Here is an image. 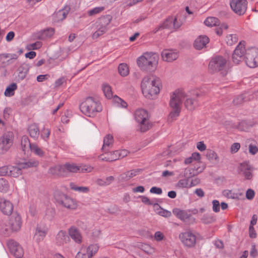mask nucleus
Here are the masks:
<instances>
[{"label":"nucleus","mask_w":258,"mask_h":258,"mask_svg":"<svg viewBox=\"0 0 258 258\" xmlns=\"http://www.w3.org/2000/svg\"><path fill=\"white\" fill-rule=\"evenodd\" d=\"M245 41H240L235 49L232 54L233 62L238 64L245 59L246 64L251 68L258 66V49L251 47L247 49L245 48Z\"/></svg>","instance_id":"nucleus-2"},{"label":"nucleus","mask_w":258,"mask_h":258,"mask_svg":"<svg viewBox=\"0 0 258 258\" xmlns=\"http://www.w3.org/2000/svg\"><path fill=\"white\" fill-rule=\"evenodd\" d=\"M38 165V161L30 159L28 161L19 163L17 166L9 165V176L18 177L22 174V169L36 167Z\"/></svg>","instance_id":"nucleus-8"},{"label":"nucleus","mask_w":258,"mask_h":258,"mask_svg":"<svg viewBox=\"0 0 258 258\" xmlns=\"http://www.w3.org/2000/svg\"><path fill=\"white\" fill-rule=\"evenodd\" d=\"M150 192L152 194L161 195L162 194V190L160 187L153 186L150 188Z\"/></svg>","instance_id":"nucleus-60"},{"label":"nucleus","mask_w":258,"mask_h":258,"mask_svg":"<svg viewBox=\"0 0 258 258\" xmlns=\"http://www.w3.org/2000/svg\"><path fill=\"white\" fill-rule=\"evenodd\" d=\"M228 28V25L226 23H223L219 27H216L215 30L218 35L221 36L223 34V30H227Z\"/></svg>","instance_id":"nucleus-50"},{"label":"nucleus","mask_w":258,"mask_h":258,"mask_svg":"<svg viewBox=\"0 0 258 258\" xmlns=\"http://www.w3.org/2000/svg\"><path fill=\"white\" fill-rule=\"evenodd\" d=\"M30 150L38 156L41 157L44 155V152L36 144H32Z\"/></svg>","instance_id":"nucleus-46"},{"label":"nucleus","mask_w":258,"mask_h":258,"mask_svg":"<svg viewBox=\"0 0 258 258\" xmlns=\"http://www.w3.org/2000/svg\"><path fill=\"white\" fill-rule=\"evenodd\" d=\"M54 198L58 204L66 208L74 210L77 207V203L73 199L62 192H56Z\"/></svg>","instance_id":"nucleus-9"},{"label":"nucleus","mask_w":258,"mask_h":258,"mask_svg":"<svg viewBox=\"0 0 258 258\" xmlns=\"http://www.w3.org/2000/svg\"><path fill=\"white\" fill-rule=\"evenodd\" d=\"M207 157L209 160H218L219 158L217 153L215 151L211 150L208 151L207 153Z\"/></svg>","instance_id":"nucleus-51"},{"label":"nucleus","mask_w":258,"mask_h":258,"mask_svg":"<svg viewBox=\"0 0 258 258\" xmlns=\"http://www.w3.org/2000/svg\"><path fill=\"white\" fill-rule=\"evenodd\" d=\"M8 224L12 231H17L19 230L22 224L21 216L17 213H14L9 218Z\"/></svg>","instance_id":"nucleus-15"},{"label":"nucleus","mask_w":258,"mask_h":258,"mask_svg":"<svg viewBox=\"0 0 258 258\" xmlns=\"http://www.w3.org/2000/svg\"><path fill=\"white\" fill-rule=\"evenodd\" d=\"M70 240V237L67 232L61 230L56 234L54 242L57 245L61 246L67 243Z\"/></svg>","instance_id":"nucleus-16"},{"label":"nucleus","mask_w":258,"mask_h":258,"mask_svg":"<svg viewBox=\"0 0 258 258\" xmlns=\"http://www.w3.org/2000/svg\"><path fill=\"white\" fill-rule=\"evenodd\" d=\"M104 10L103 7H95L88 12V14L89 16H92L96 14H99Z\"/></svg>","instance_id":"nucleus-47"},{"label":"nucleus","mask_w":258,"mask_h":258,"mask_svg":"<svg viewBox=\"0 0 258 258\" xmlns=\"http://www.w3.org/2000/svg\"><path fill=\"white\" fill-rule=\"evenodd\" d=\"M27 131L31 138L34 139H37L38 138L40 131L39 127L36 123H34L29 125Z\"/></svg>","instance_id":"nucleus-28"},{"label":"nucleus","mask_w":258,"mask_h":258,"mask_svg":"<svg viewBox=\"0 0 258 258\" xmlns=\"http://www.w3.org/2000/svg\"><path fill=\"white\" fill-rule=\"evenodd\" d=\"M134 116L135 120L139 124L141 132H146L151 127L148 112L146 110L142 108L137 109L135 112Z\"/></svg>","instance_id":"nucleus-6"},{"label":"nucleus","mask_w":258,"mask_h":258,"mask_svg":"<svg viewBox=\"0 0 258 258\" xmlns=\"http://www.w3.org/2000/svg\"><path fill=\"white\" fill-rule=\"evenodd\" d=\"M205 24L208 27H214L219 25L220 22L218 18L213 17H208L204 21Z\"/></svg>","instance_id":"nucleus-36"},{"label":"nucleus","mask_w":258,"mask_h":258,"mask_svg":"<svg viewBox=\"0 0 258 258\" xmlns=\"http://www.w3.org/2000/svg\"><path fill=\"white\" fill-rule=\"evenodd\" d=\"M81 112L85 115L93 117L102 110L100 102L94 98L89 97L87 98L80 105Z\"/></svg>","instance_id":"nucleus-5"},{"label":"nucleus","mask_w":258,"mask_h":258,"mask_svg":"<svg viewBox=\"0 0 258 258\" xmlns=\"http://www.w3.org/2000/svg\"><path fill=\"white\" fill-rule=\"evenodd\" d=\"M102 90L106 98L111 99L113 96L111 87L107 84H103L102 86Z\"/></svg>","instance_id":"nucleus-44"},{"label":"nucleus","mask_w":258,"mask_h":258,"mask_svg":"<svg viewBox=\"0 0 258 258\" xmlns=\"http://www.w3.org/2000/svg\"><path fill=\"white\" fill-rule=\"evenodd\" d=\"M75 258H92V257L86 250L82 248L77 253Z\"/></svg>","instance_id":"nucleus-49"},{"label":"nucleus","mask_w":258,"mask_h":258,"mask_svg":"<svg viewBox=\"0 0 258 258\" xmlns=\"http://www.w3.org/2000/svg\"><path fill=\"white\" fill-rule=\"evenodd\" d=\"M203 96V94L199 90L193 91L188 94H185L182 90H176L170 96L169 105L172 110L168 115V121L172 122L176 120L181 111L182 100L185 99V107L191 110L198 106L199 100Z\"/></svg>","instance_id":"nucleus-1"},{"label":"nucleus","mask_w":258,"mask_h":258,"mask_svg":"<svg viewBox=\"0 0 258 258\" xmlns=\"http://www.w3.org/2000/svg\"><path fill=\"white\" fill-rule=\"evenodd\" d=\"M240 148V144L239 143H233L230 147V150L232 153H236Z\"/></svg>","instance_id":"nucleus-59"},{"label":"nucleus","mask_w":258,"mask_h":258,"mask_svg":"<svg viewBox=\"0 0 258 258\" xmlns=\"http://www.w3.org/2000/svg\"><path fill=\"white\" fill-rule=\"evenodd\" d=\"M158 57L157 54L153 52H145L137 60L139 67L143 71H150L156 68Z\"/></svg>","instance_id":"nucleus-4"},{"label":"nucleus","mask_w":258,"mask_h":258,"mask_svg":"<svg viewBox=\"0 0 258 258\" xmlns=\"http://www.w3.org/2000/svg\"><path fill=\"white\" fill-rule=\"evenodd\" d=\"M213 207L212 209L215 213H218L220 211V203L218 200H214L212 201Z\"/></svg>","instance_id":"nucleus-54"},{"label":"nucleus","mask_w":258,"mask_h":258,"mask_svg":"<svg viewBox=\"0 0 258 258\" xmlns=\"http://www.w3.org/2000/svg\"><path fill=\"white\" fill-rule=\"evenodd\" d=\"M9 165L0 167V176H9Z\"/></svg>","instance_id":"nucleus-55"},{"label":"nucleus","mask_w":258,"mask_h":258,"mask_svg":"<svg viewBox=\"0 0 258 258\" xmlns=\"http://www.w3.org/2000/svg\"><path fill=\"white\" fill-rule=\"evenodd\" d=\"M64 171L66 172V176H68L70 173H76L79 171V166L76 164L66 163L64 164Z\"/></svg>","instance_id":"nucleus-31"},{"label":"nucleus","mask_w":258,"mask_h":258,"mask_svg":"<svg viewBox=\"0 0 258 258\" xmlns=\"http://www.w3.org/2000/svg\"><path fill=\"white\" fill-rule=\"evenodd\" d=\"M47 233V230L44 228L37 227L34 238L36 241L39 242L42 241Z\"/></svg>","instance_id":"nucleus-26"},{"label":"nucleus","mask_w":258,"mask_h":258,"mask_svg":"<svg viewBox=\"0 0 258 258\" xmlns=\"http://www.w3.org/2000/svg\"><path fill=\"white\" fill-rule=\"evenodd\" d=\"M164 238V235L161 231H157L154 234V239L157 241H161Z\"/></svg>","instance_id":"nucleus-58"},{"label":"nucleus","mask_w":258,"mask_h":258,"mask_svg":"<svg viewBox=\"0 0 258 258\" xmlns=\"http://www.w3.org/2000/svg\"><path fill=\"white\" fill-rule=\"evenodd\" d=\"M209 39L206 36H200L195 41L194 47L198 50H201L205 47L209 43Z\"/></svg>","instance_id":"nucleus-24"},{"label":"nucleus","mask_w":258,"mask_h":258,"mask_svg":"<svg viewBox=\"0 0 258 258\" xmlns=\"http://www.w3.org/2000/svg\"><path fill=\"white\" fill-rule=\"evenodd\" d=\"M179 238L183 245L187 247L192 248L196 245L197 236L190 230L180 233Z\"/></svg>","instance_id":"nucleus-11"},{"label":"nucleus","mask_w":258,"mask_h":258,"mask_svg":"<svg viewBox=\"0 0 258 258\" xmlns=\"http://www.w3.org/2000/svg\"><path fill=\"white\" fill-rule=\"evenodd\" d=\"M230 5L233 12L240 16L243 15L247 10L246 0H230Z\"/></svg>","instance_id":"nucleus-12"},{"label":"nucleus","mask_w":258,"mask_h":258,"mask_svg":"<svg viewBox=\"0 0 258 258\" xmlns=\"http://www.w3.org/2000/svg\"><path fill=\"white\" fill-rule=\"evenodd\" d=\"M99 248V246L97 244H92L87 247L86 251L93 257L97 252Z\"/></svg>","instance_id":"nucleus-41"},{"label":"nucleus","mask_w":258,"mask_h":258,"mask_svg":"<svg viewBox=\"0 0 258 258\" xmlns=\"http://www.w3.org/2000/svg\"><path fill=\"white\" fill-rule=\"evenodd\" d=\"M17 89V85L16 83H12L9 85L5 91V95L7 97H11L15 94V91Z\"/></svg>","instance_id":"nucleus-38"},{"label":"nucleus","mask_w":258,"mask_h":258,"mask_svg":"<svg viewBox=\"0 0 258 258\" xmlns=\"http://www.w3.org/2000/svg\"><path fill=\"white\" fill-rule=\"evenodd\" d=\"M161 82L159 78L144 77L141 82L142 93L145 97L152 99L155 95L159 93Z\"/></svg>","instance_id":"nucleus-3"},{"label":"nucleus","mask_w":258,"mask_h":258,"mask_svg":"<svg viewBox=\"0 0 258 258\" xmlns=\"http://www.w3.org/2000/svg\"><path fill=\"white\" fill-rule=\"evenodd\" d=\"M70 237L77 243L80 244L82 242V236L79 230L75 226H71L68 230Z\"/></svg>","instance_id":"nucleus-19"},{"label":"nucleus","mask_w":258,"mask_h":258,"mask_svg":"<svg viewBox=\"0 0 258 258\" xmlns=\"http://www.w3.org/2000/svg\"><path fill=\"white\" fill-rule=\"evenodd\" d=\"M10 185L8 180L6 179L0 178V191L3 192H7L9 190Z\"/></svg>","instance_id":"nucleus-42"},{"label":"nucleus","mask_w":258,"mask_h":258,"mask_svg":"<svg viewBox=\"0 0 258 258\" xmlns=\"http://www.w3.org/2000/svg\"><path fill=\"white\" fill-rule=\"evenodd\" d=\"M113 143V136L110 134L106 135L103 140V145L102 147L103 151L108 152L112 146Z\"/></svg>","instance_id":"nucleus-29"},{"label":"nucleus","mask_w":258,"mask_h":258,"mask_svg":"<svg viewBox=\"0 0 258 258\" xmlns=\"http://www.w3.org/2000/svg\"><path fill=\"white\" fill-rule=\"evenodd\" d=\"M204 168V167L197 166H195L194 167L186 168L184 171V175L187 178H190L202 172Z\"/></svg>","instance_id":"nucleus-22"},{"label":"nucleus","mask_w":258,"mask_h":258,"mask_svg":"<svg viewBox=\"0 0 258 258\" xmlns=\"http://www.w3.org/2000/svg\"><path fill=\"white\" fill-rule=\"evenodd\" d=\"M14 136L11 132L4 133L0 138V155L7 153L13 144Z\"/></svg>","instance_id":"nucleus-10"},{"label":"nucleus","mask_w":258,"mask_h":258,"mask_svg":"<svg viewBox=\"0 0 258 258\" xmlns=\"http://www.w3.org/2000/svg\"><path fill=\"white\" fill-rule=\"evenodd\" d=\"M239 170L242 173L246 179L250 180L252 178L253 174L252 172L253 168L252 166L247 162L241 163Z\"/></svg>","instance_id":"nucleus-17"},{"label":"nucleus","mask_w":258,"mask_h":258,"mask_svg":"<svg viewBox=\"0 0 258 258\" xmlns=\"http://www.w3.org/2000/svg\"><path fill=\"white\" fill-rule=\"evenodd\" d=\"M42 42L40 41H37L35 43L30 44L29 45L30 48L35 50L40 48L42 46Z\"/></svg>","instance_id":"nucleus-61"},{"label":"nucleus","mask_w":258,"mask_h":258,"mask_svg":"<svg viewBox=\"0 0 258 258\" xmlns=\"http://www.w3.org/2000/svg\"><path fill=\"white\" fill-rule=\"evenodd\" d=\"M226 194L227 197L230 199L235 200H240L244 199L243 192L239 190L238 191H235L233 190H228Z\"/></svg>","instance_id":"nucleus-32"},{"label":"nucleus","mask_w":258,"mask_h":258,"mask_svg":"<svg viewBox=\"0 0 258 258\" xmlns=\"http://www.w3.org/2000/svg\"><path fill=\"white\" fill-rule=\"evenodd\" d=\"M141 171L142 170L140 169H136L128 171L120 174L118 177V180L121 181L127 180L139 174Z\"/></svg>","instance_id":"nucleus-23"},{"label":"nucleus","mask_w":258,"mask_h":258,"mask_svg":"<svg viewBox=\"0 0 258 258\" xmlns=\"http://www.w3.org/2000/svg\"><path fill=\"white\" fill-rule=\"evenodd\" d=\"M248 150L250 154L254 155L258 152V147L250 144L248 146Z\"/></svg>","instance_id":"nucleus-56"},{"label":"nucleus","mask_w":258,"mask_h":258,"mask_svg":"<svg viewBox=\"0 0 258 258\" xmlns=\"http://www.w3.org/2000/svg\"><path fill=\"white\" fill-rule=\"evenodd\" d=\"M257 234L254 228L252 226L249 227V236L251 238H254L256 237Z\"/></svg>","instance_id":"nucleus-64"},{"label":"nucleus","mask_w":258,"mask_h":258,"mask_svg":"<svg viewBox=\"0 0 258 258\" xmlns=\"http://www.w3.org/2000/svg\"><path fill=\"white\" fill-rule=\"evenodd\" d=\"M227 60L222 56H216L213 57L209 62V70L212 73L220 71L223 76L227 74L226 70Z\"/></svg>","instance_id":"nucleus-7"},{"label":"nucleus","mask_w":258,"mask_h":258,"mask_svg":"<svg viewBox=\"0 0 258 258\" xmlns=\"http://www.w3.org/2000/svg\"><path fill=\"white\" fill-rule=\"evenodd\" d=\"M49 173L52 175L58 176H66V172L64 171V165H56L49 169Z\"/></svg>","instance_id":"nucleus-25"},{"label":"nucleus","mask_w":258,"mask_h":258,"mask_svg":"<svg viewBox=\"0 0 258 258\" xmlns=\"http://www.w3.org/2000/svg\"><path fill=\"white\" fill-rule=\"evenodd\" d=\"M99 159L101 161H105L107 162H112L118 159L117 155L115 151L113 152H105V155H101L99 156Z\"/></svg>","instance_id":"nucleus-30"},{"label":"nucleus","mask_w":258,"mask_h":258,"mask_svg":"<svg viewBox=\"0 0 258 258\" xmlns=\"http://www.w3.org/2000/svg\"><path fill=\"white\" fill-rule=\"evenodd\" d=\"M112 17L110 15H107L101 17L97 21V24L108 29V27L111 22Z\"/></svg>","instance_id":"nucleus-33"},{"label":"nucleus","mask_w":258,"mask_h":258,"mask_svg":"<svg viewBox=\"0 0 258 258\" xmlns=\"http://www.w3.org/2000/svg\"><path fill=\"white\" fill-rule=\"evenodd\" d=\"M174 21L173 17H169L162 24L160 27L163 29H171L172 28V23Z\"/></svg>","instance_id":"nucleus-43"},{"label":"nucleus","mask_w":258,"mask_h":258,"mask_svg":"<svg viewBox=\"0 0 258 258\" xmlns=\"http://www.w3.org/2000/svg\"><path fill=\"white\" fill-rule=\"evenodd\" d=\"M50 134V130L49 128L43 127L41 131V137L45 141H47Z\"/></svg>","instance_id":"nucleus-48"},{"label":"nucleus","mask_w":258,"mask_h":258,"mask_svg":"<svg viewBox=\"0 0 258 258\" xmlns=\"http://www.w3.org/2000/svg\"><path fill=\"white\" fill-rule=\"evenodd\" d=\"M97 30L93 33L92 37L93 39H97L99 37L104 34L107 30V28L97 24Z\"/></svg>","instance_id":"nucleus-37"},{"label":"nucleus","mask_w":258,"mask_h":258,"mask_svg":"<svg viewBox=\"0 0 258 258\" xmlns=\"http://www.w3.org/2000/svg\"><path fill=\"white\" fill-rule=\"evenodd\" d=\"M177 186L179 188H190V184L188 179L179 180L177 183Z\"/></svg>","instance_id":"nucleus-45"},{"label":"nucleus","mask_w":258,"mask_h":258,"mask_svg":"<svg viewBox=\"0 0 258 258\" xmlns=\"http://www.w3.org/2000/svg\"><path fill=\"white\" fill-rule=\"evenodd\" d=\"M115 101L122 108H126L127 106L126 102L118 97L115 98Z\"/></svg>","instance_id":"nucleus-62"},{"label":"nucleus","mask_w":258,"mask_h":258,"mask_svg":"<svg viewBox=\"0 0 258 258\" xmlns=\"http://www.w3.org/2000/svg\"><path fill=\"white\" fill-rule=\"evenodd\" d=\"M7 246L10 252L15 257L20 258L23 255V250L21 246L13 239L7 241Z\"/></svg>","instance_id":"nucleus-14"},{"label":"nucleus","mask_w":258,"mask_h":258,"mask_svg":"<svg viewBox=\"0 0 258 258\" xmlns=\"http://www.w3.org/2000/svg\"><path fill=\"white\" fill-rule=\"evenodd\" d=\"M214 218L212 216L204 215L201 219L202 222L204 224H210L214 222Z\"/></svg>","instance_id":"nucleus-53"},{"label":"nucleus","mask_w":258,"mask_h":258,"mask_svg":"<svg viewBox=\"0 0 258 258\" xmlns=\"http://www.w3.org/2000/svg\"><path fill=\"white\" fill-rule=\"evenodd\" d=\"M119 74L123 77L126 76L129 74V69L126 63H120L118 67Z\"/></svg>","instance_id":"nucleus-39"},{"label":"nucleus","mask_w":258,"mask_h":258,"mask_svg":"<svg viewBox=\"0 0 258 258\" xmlns=\"http://www.w3.org/2000/svg\"><path fill=\"white\" fill-rule=\"evenodd\" d=\"M70 8L66 6L63 9L55 12L52 15V19L54 22H59L66 19L69 14Z\"/></svg>","instance_id":"nucleus-18"},{"label":"nucleus","mask_w":258,"mask_h":258,"mask_svg":"<svg viewBox=\"0 0 258 258\" xmlns=\"http://www.w3.org/2000/svg\"><path fill=\"white\" fill-rule=\"evenodd\" d=\"M255 192L252 189H248L246 192V198L248 200H252L254 197Z\"/></svg>","instance_id":"nucleus-63"},{"label":"nucleus","mask_w":258,"mask_h":258,"mask_svg":"<svg viewBox=\"0 0 258 258\" xmlns=\"http://www.w3.org/2000/svg\"><path fill=\"white\" fill-rule=\"evenodd\" d=\"M0 210L5 215H10L13 211V205L9 201L3 199L0 202Z\"/></svg>","instance_id":"nucleus-21"},{"label":"nucleus","mask_w":258,"mask_h":258,"mask_svg":"<svg viewBox=\"0 0 258 258\" xmlns=\"http://www.w3.org/2000/svg\"><path fill=\"white\" fill-rule=\"evenodd\" d=\"M238 40V36L236 34L227 35L225 41L228 45H233L236 43Z\"/></svg>","instance_id":"nucleus-40"},{"label":"nucleus","mask_w":258,"mask_h":258,"mask_svg":"<svg viewBox=\"0 0 258 258\" xmlns=\"http://www.w3.org/2000/svg\"><path fill=\"white\" fill-rule=\"evenodd\" d=\"M79 166V171L82 172H90L93 170V167L89 165H81Z\"/></svg>","instance_id":"nucleus-52"},{"label":"nucleus","mask_w":258,"mask_h":258,"mask_svg":"<svg viewBox=\"0 0 258 258\" xmlns=\"http://www.w3.org/2000/svg\"><path fill=\"white\" fill-rule=\"evenodd\" d=\"M33 144H31L28 137L23 136L21 139V147L23 151L25 153L31 148Z\"/></svg>","instance_id":"nucleus-34"},{"label":"nucleus","mask_w":258,"mask_h":258,"mask_svg":"<svg viewBox=\"0 0 258 258\" xmlns=\"http://www.w3.org/2000/svg\"><path fill=\"white\" fill-rule=\"evenodd\" d=\"M70 187L71 189L81 193H88L90 190L88 187L78 186L74 182H71L70 183Z\"/></svg>","instance_id":"nucleus-35"},{"label":"nucleus","mask_w":258,"mask_h":258,"mask_svg":"<svg viewBox=\"0 0 258 258\" xmlns=\"http://www.w3.org/2000/svg\"><path fill=\"white\" fill-rule=\"evenodd\" d=\"M115 152L117 155L118 159H119V158H123L126 156L129 153L128 151L125 149L119 151H115Z\"/></svg>","instance_id":"nucleus-57"},{"label":"nucleus","mask_w":258,"mask_h":258,"mask_svg":"<svg viewBox=\"0 0 258 258\" xmlns=\"http://www.w3.org/2000/svg\"><path fill=\"white\" fill-rule=\"evenodd\" d=\"M173 214L180 220L185 222L193 223L195 222V218L190 214V211L175 208L172 210Z\"/></svg>","instance_id":"nucleus-13"},{"label":"nucleus","mask_w":258,"mask_h":258,"mask_svg":"<svg viewBox=\"0 0 258 258\" xmlns=\"http://www.w3.org/2000/svg\"><path fill=\"white\" fill-rule=\"evenodd\" d=\"M54 33V29L49 28L41 31L37 34V37L40 40H45L51 37Z\"/></svg>","instance_id":"nucleus-27"},{"label":"nucleus","mask_w":258,"mask_h":258,"mask_svg":"<svg viewBox=\"0 0 258 258\" xmlns=\"http://www.w3.org/2000/svg\"><path fill=\"white\" fill-rule=\"evenodd\" d=\"M161 56L163 60L170 62L176 59L178 57V54L175 50L165 49L162 52Z\"/></svg>","instance_id":"nucleus-20"}]
</instances>
